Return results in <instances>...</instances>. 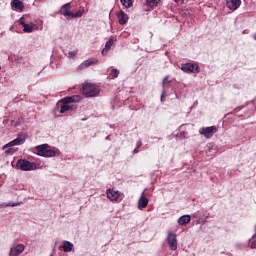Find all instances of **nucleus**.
Listing matches in <instances>:
<instances>
[{
    "label": "nucleus",
    "instance_id": "nucleus-1",
    "mask_svg": "<svg viewBox=\"0 0 256 256\" xmlns=\"http://www.w3.org/2000/svg\"><path fill=\"white\" fill-rule=\"evenodd\" d=\"M60 15L66 17L67 21H71V19H79L82 15H85V10L80 9L73 13L71 12V2H68L61 6Z\"/></svg>",
    "mask_w": 256,
    "mask_h": 256
},
{
    "label": "nucleus",
    "instance_id": "nucleus-2",
    "mask_svg": "<svg viewBox=\"0 0 256 256\" xmlns=\"http://www.w3.org/2000/svg\"><path fill=\"white\" fill-rule=\"evenodd\" d=\"M101 93V88L97 84L93 83H84L82 85V95L86 97H97Z\"/></svg>",
    "mask_w": 256,
    "mask_h": 256
},
{
    "label": "nucleus",
    "instance_id": "nucleus-3",
    "mask_svg": "<svg viewBox=\"0 0 256 256\" xmlns=\"http://www.w3.org/2000/svg\"><path fill=\"white\" fill-rule=\"evenodd\" d=\"M37 168V163L25 159H19L16 163V169L20 171H35Z\"/></svg>",
    "mask_w": 256,
    "mask_h": 256
},
{
    "label": "nucleus",
    "instance_id": "nucleus-4",
    "mask_svg": "<svg viewBox=\"0 0 256 256\" xmlns=\"http://www.w3.org/2000/svg\"><path fill=\"white\" fill-rule=\"evenodd\" d=\"M35 150L39 157H55L57 155V151L49 149L48 144L36 146Z\"/></svg>",
    "mask_w": 256,
    "mask_h": 256
},
{
    "label": "nucleus",
    "instance_id": "nucleus-5",
    "mask_svg": "<svg viewBox=\"0 0 256 256\" xmlns=\"http://www.w3.org/2000/svg\"><path fill=\"white\" fill-rule=\"evenodd\" d=\"M199 133L206 139H211V137L217 133V128L215 126L203 127L199 130Z\"/></svg>",
    "mask_w": 256,
    "mask_h": 256
},
{
    "label": "nucleus",
    "instance_id": "nucleus-6",
    "mask_svg": "<svg viewBox=\"0 0 256 256\" xmlns=\"http://www.w3.org/2000/svg\"><path fill=\"white\" fill-rule=\"evenodd\" d=\"M184 73H200L199 65L196 63H186L181 66Z\"/></svg>",
    "mask_w": 256,
    "mask_h": 256
},
{
    "label": "nucleus",
    "instance_id": "nucleus-7",
    "mask_svg": "<svg viewBox=\"0 0 256 256\" xmlns=\"http://www.w3.org/2000/svg\"><path fill=\"white\" fill-rule=\"evenodd\" d=\"M167 242L171 251H177V234L168 231Z\"/></svg>",
    "mask_w": 256,
    "mask_h": 256
},
{
    "label": "nucleus",
    "instance_id": "nucleus-8",
    "mask_svg": "<svg viewBox=\"0 0 256 256\" xmlns=\"http://www.w3.org/2000/svg\"><path fill=\"white\" fill-rule=\"evenodd\" d=\"M99 63V60L96 58H89L88 60H85L82 62L79 66L78 69L79 71H82V69H87V67H91V65H97Z\"/></svg>",
    "mask_w": 256,
    "mask_h": 256
},
{
    "label": "nucleus",
    "instance_id": "nucleus-9",
    "mask_svg": "<svg viewBox=\"0 0 256 256\" xmlns=\"http://www.w3.org/2000/svg\"><path fill=\"white\" fill-rule=\"evenodd\" d=\"M25 251V245L18 244L10 249L9 256H18Z\"/></svg>",
    "mask_w": 256,
    "mask_h": 256
},
{
    "label": "nucleus",
    "instance_id": "nucleus-10",
    "mask_svg": "<svg viewBox=\"0 0 256 256\" xmlns=\"http://www.w3.org/2000/svg\"><path fill=\"white\" fill-rule=\"evenodd\" d=\"M226 6L230 11H237L241 7V0H226Z\"/></svg>",
    "mask_w": 256,
    "mask_h": 256
},
{
    "label": "nucleus",
    "instance_id": "nucleus-11",
    "mask_svg": "<svg viewBox=\"0 0 256 256\" xmlns=\"http://www.w3.org/2000/svg\"><path fill=\"white\" fill-rule=\"evenodd\" d=\"M23 143H25V138H21V136H18L16 139L4 145L3 149H7L9 147H15V145H23Z\"/></svg>",
    "mask_w": 256,
    "mask_h": 256
},
{
    "label": "nucleus",
    "instance_id": "nucleus-12",
    "mask_svg": "<svg viewBox=\"0 0 256 256\" xmlns=\"http://www.w3.org/2000/svg\"><path fill=\"white\" fill-rule=\"evenodd\" d=\"M117 41V38L115 36H111L109 40L105 44V48L102 50V55H107V52L111 50V47H113V43Z\"/></svg>",
    "mask_w": 256,
    "mask_h": 256
},
{
    "label": "nucleus",
    "instance_id": "nucleus-13",
    "mask_svg": "<svg viewBox=\"0 0 256 256\" xmlns=\"http://www.w3.org/2000/svg\"><path fill=\"white\" fill-rule=\"evenodd\" d=\"M106 195L110 199V201H117V199H119L120 196L119 191H115L111 188H108L106 190Z\"/></svg>",
    "mask_w": 256,
    "mask_h": 256
},
{
    "label": "nucleus",
    "instance_id": "nucleus-14",
    "mask_svg": "<svg viewBox=\"0 0 256 256\" xmlns=\"http://www.w3.org/2000/svg\"><path fill=\"white\" fill-rule=\"evenodd\" d=\"M118 17V23L120 25H125L129 21V16L123 10H120L117 14Z\"/></svg>",
    "mask_w": 256,
    "mask_h": 256
},
{
    "label": "nucleus",
    "instance_id": "nucleus-15",
    "mask_svg": "<svg viewBox=\"0 0 256 256\" xmlns=\"http://www.w3.org/2000/svg\"><path fill=\"white\" fill-rule=\"evenodd\" d=\"M11 5L12 9H17L18 11H23V9H25V5L21 2V0H12Z\"/></svg>",
    "mask_w": 256,
    "mask_h": 256
},
{
    "label": "nucleus",
    "instance_id": "nucleus-16",
    "mask_svg": "<svg viewBox=\"0 0 256 256\" xmlns=\"http://www.w3.org/2000/svg\"><path fill=\"white\" fill-rule=\"evenodd\" d=\"M61 247H62L64 253H71V251H73V249H74L73 243H71L67 240H65L63 242V245Z\"/></svg>",
    "mask_w": 256,
    "mask_h": 256
},
{
    "label": "nucleus",
    "instance_id": "nucleus-17",
    "mask_svg": "<svg viewBox=\"0 0 256 256\" xmlns=\"http://www.w3.org/2000/svg\"><path fill=\"white\" fill-rule=\"evenodd\" d=\"M147 205H149V199L147 197H145L144 195H142L138 200V207L145 209V207H147Z\"/></svg>",
    "mask_w": 256,
    "mask_h": 256
},
{
    "label": "nucleus",
    "instance_id": "nucleus-18",
    "mask_svg": "<svg viewBox=\"0 0 256 256\" xmlns=\"http://www.w3.org/2000/svg\"><path fill=\"white\" fill-rule=\"evenodd\" d=\"M188 223H191L190 215H183L178 219V224H180L181 226L187 225Z\"/></svg>",
    "mask_w": 256,
    "mask_h": 256
},
{
    "label": "nucleus",
    "instance_id": "nucleus-19",
    "mask_svg": "<svg viewBox=\"0 0 256 256\" xmlns=\"http://www.w3.org/2000/svg\"><path fill=\"white\" fill-rule=\"evenodd\" d=\"M76 99L77 96L66 97L61 100V103H63V105H69L70 103H75Z\"/></svg>",
    "mask_w": 256,
    "mask_h": 256
},
{
    "label": "nucleus",
    "instance_id": "nucleus-20",
    "mask_svg": "<svg viewBox=\"0 0 256 256\" xmlns=\"http://www.w3.org/2000/svg\"><path fill=\"white\" fill-rule=\"evenodd\" d=\"M161 3V0H146V5L148 7H157Z\"/></svg>",
    "mask_w": 256,
    "mask_h": 256
},
{
    "label": "nucleus",
    "instance_id": "nucleus-21",
    "mask_svg": "<svg viewBox=\"0 0 256 256\" xmlns=\"http://www.w3.org/2000/svg\"><path fill=\"white\" fill-rule=\"evenodd\" d=\"M120 2L122 3L123 7H125V9L133 7V0H120Z\"/></svg>",
    "mask_w": 256,
    "mask_h": 256
},
{
    "label": "nucleus",
    "instance_id": "nucleus-22",
    "mask_svg": "<svg viewBox=\"0 0 256 256\" xmlns=\"http://www.w3.org/2000/svg\"><path fill=\"white\" fill-rule=\"evenodd\" d=\"M24 33H33V26L31 24L24 25L23 28Z\"/></svg>",
    "mask_w": 256,
    "mask_h": 256
},
{
    "label": "nucleus",
    "instance_id": "nucleus-23",
    "mask_svg": "<svg viewBox=\"0 0 256 256\" xmlns=\"http://www.w3.org/2000/svg\"><path fill=\"white\" fill-rule=\"evenodd\" d=\"M21 205V202H9L6 204H2L4 207H19Z\"/></svg>",
    "mask_w": 256,
    "mask_h": 256
},
{
    "label": "nucleus",
    "instance_id": "nucleus-24",
    "mask_svg": "<svg viewBox=\"0 0 256 256\" xmlns=\"http://www.w3.org/2000/svg\"><path fill=\"white\" fill-rule=\"evenodd\" d=\"M110 75L112 76L113 79H117L119 77V70L118 69H112L110 72Z\"/></svg>",
    "mask_w": 256,
    "mask_h": 256
},
{
    "label": "nucleus",
    "instance_id": "nucleus-25",
    "mask_svg": "<svg viewBox=\"0 0 256 256\" xmlns=\"http://www.w3.org/2000/svg\"><path fill=\"white\" fill-rule=\"evenodd\" d=\"M69 111V104H63L60 108V113H65Z\"/></svg>",
    "mask_w": 256,
    "mask_h": 256
},
{
    "label": "nucleus",
    "instance_id": "nucleus-26",
    "mask_svg": "<svg viewBox=\"0 0 256 256\" xmlns=\"http://www.w3.org/2000/svg\"><path fill=\"white\" fill-rule=\"evenodd\" d=\"M25 22H26L25 17H21L19 19V23L22 25V27H25V25H27V23H25Z\"/></svg>",
    "mask_w": 256,
    "mask_h": 256
},
{
    "label": "nucleus",
    "instance_id": "nucleus-27",
    "mask_svg": "<svg viewBox=\"0 0 256 256\" xmlns=\"http://www.w3.org/2000/svg\"><path fill=\"white\" fill-rule=\"evenodd\" d=\"M180 139H187V132L182 131V132L180 133Z\"/></svg>",
    "mask_w": 256,
    "mask_h": 256
},
{
    "label": "nucleus",
    "instance_id": "nucleus-28",
    "mask_svg": "<svg viewBox=\"0 0 256 256\" xmlns=\"http://www.w3.org/2000/svg\"><path fill=\"white\" fill-rule=\"evenodd\" d=\"M69 57H71V59H73L75 57V55H77V51H70L68 53Z\"/></svg>",
    "mask_w": 256,
    "mask_h": 256
},
{
    "label": "nucleus",
    "instance_id": "nucleus-29",
    "mask_svg": "<svg viewBox=\"0 0 256 256\" xmlns=\"http://www.w3.org/2000/svg\"><path fill=\"white\" fill-rule=\"evenodd\" d=\"M169 79V76H166L164 79H163V87H165V83H171V80H168Z\"/></svg>",
    "mask_w": 256,
    "mask_h": 256
},
{
    "label": "nucleus",
    "instance_id": "nucleus-30",
    "mask_svg": "<svg viewBox=\"0 0 256 256\" xmlns=\"http://www.w3.org/2000/svg\"><path fill=\"white\" fill-rule=\"evenodd\" d=\"M6 155H13V148H9L5 151Z\"/></svg>",
    "mask_w": 256,
    "mask_h": 256
},
{
    "label": "nucleus",
    "instance_id": "nucleus-31",
    "mask_svg": "<svg viewBox=\"0 0 256 256\" xmlns=\"http://www.w3.org/2000/svg\"><path fill=\"white\" fill-rule=\"evenodd\" d=\"M75 109H77V106L69 105V111H75Z\"/></svg>",
    "mask_w": 256,
    "mask_h": 256
},
{
    "label": "nucleus",
    "instance_id": "nucleus-32",
    "mask_svg": "<svg viewBox=\"0 0 256 256\" xmlns=\"http://www.w3.org/2000/svg\"><path fill=\"white\" fill-rule=\"evenodd\" d=\"M142 145H143V142H141V140H139V141L136 143V148L139 149Z\"/></svg>",
    "mask_w": 256,
    "mask_h": 256
},
{
    "label": "nucleus",
    "instance_id": "nucleus-33",
    "mask_svg": "<svg viewBox=\"0 0 256 256\" xmlns=\"http://www.w3.org/2000/svg\"><path fill=\"white\" fill-rule=\"evenodd\" d=\"M251 249H256V241H253L250 245Z\"/></svg>",
    "mask_w": 256,
    "mask_h": 256
},
{
    "label": "nucleus",
    "instance_id": "nucleus-34",
    "mask_svg": "<svg viewBox=\"0 0 256 256\" xmlns=\"http://www.w3.org/2000/svg\"><path fill=\"white\" fill-rule=\"evenodd\" d=\"M185 0H174V3L183 4Z\"/></svg>",
    "mask_w": 256,
    "mask_h": 256
},
{
    "label": "nucleus",
    "instance_id": "nucleus-35",
    "mask_svg": "<svg viewBox=\"0 0 256 256\" xmlns=\"http://www.w3.org/2000/svg\"><path fill=\"white\" fill-rule=\"evenodd\" d=\"M163 95H165V91H163V93H162L161 101H163Z\"/></svg>",
    "mask_w": 256,
    "mask_h": 256
},
{
    "label": "nucleus",
    "instance_id": "nucleus-36",
    "mask_svg": "<svg viewBox=\"0 0 256 256\" xmlns=\"http://www.w3.org/2000/svg\"><path fill=\"white\" fill-rule=\"evenodd\" d=\"M134 153H139L138 148L134 149Z\"/></svg>",
    "mask_w": 256,
    "mask_h": 256
},
{
    "label": "nucleus",
    "instance_id": "nucleus-37",
    "mask_svg": "<svg viewBox=\"0 0 256 256\" xmlns=\"http://www.w3.org/2000/svg\"><path fill=\"white\" fill-rule=\"evenodd\" d=\"M255 237H256V234H254L253 239H255Z\"/></svg>",
    "mask_w": 256,
    "mask_h": 256
},
{
    "label": "nucleus",
    "instance_id": "nucleus-38",
    "mask_svg": "<svg viewBox=\"0 0 256 256\" xmlns=\"http://www.w3.org/2000/svg\"><path fill=\"white\" fill-rule=\"evenodd\" d=\"M106 139H109V136H107Z\"/></svg>",
    "mask_w": 256,
    "mask_h": 256
},
{
    "label": "nucleus",
    "instance_id": "nucleus-39",
    "mask_svg": "<svg viewBox=\"0 0 256 256\" xmlns=\"http://www.w3.org/2000/svg\"><path fill=\"white\" fill-rule=\"evenodd\" d=\"M0 71H1V67H0Z\"/></svg>",
    "mask_w": 256,
    "mask_h": 256
}]
</instances>
